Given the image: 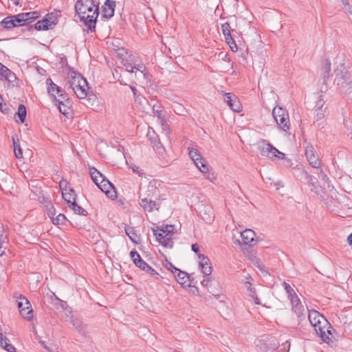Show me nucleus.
<instances>
[{
    "label": "nucleus",
    "instance_id": "nucleus-26",
    "mask_svg": "<svg viewBox=\"0 0 352 352\" xmlns=\"http://www.w3.org/2000/svg\"><path fill=\"white\" fill-rule=\"evenodd\" d=\"M149 140H151V144H153V147L158 151L161 148L162 144L160 140L157 138V136L155 135V132L153 131L152 134L150 131L148 132L147 134Z\"/></svg>",
    "mask_w": 352,
    "mask_h": 352
},
{
    "label": "nucleus",
    "instance_id": "nucleus-53",
    "mask_svg": "<svg viewBox=\"0 0 352 352\" xmlns=\"http://www.w3.org/2000/svg\"><path fill=\"white\" fill-rule=\"evenodd\" d=\"M145 271L147 272L151 276L156 277V278H158V277L160 276V274H158V272H157V271L155 270H154L153 267H151L149 265L148 266V267L146 268V270Z\"/></svg>",
    "mask_w": 352,
    "mask_h": 352
},
{
    "label": "nucleus",
    "instance_id": "nucleus-59",
    "mask_svg": "<svg viewBox=\"0 0 352 352\" xmlns=\"http://www.w3.org/2000/svg\"><path fill=\"white\" fill-rule=\"evenodd\" d=\"M316 179L314 178L312 176H309L308 179V183L311 184L315 189H316Z\"/></svg>",
    "mask_w": 352,
    "mask_h": 352
},
{
    "label": "nucleus",
    "instance_id": "nucleus-62",
    "mask_svg": "<svg viewBox=\"0 0 352 352\" xmlns=\"http://www.w3.org/2000/svg\"><path fill=\"white\" fill-rule=\"evenodd\" d=\"M319 177H321V179L324 182H327L328 180L327 175L322 170H320V176Z\"/></svg>",
    "mask_w": 352,
    "mask_h": 352
},
{
    "label": "nucleus",
    "instance_id": "nucleus-2",
    "mask_svg": "<svg viewBox=\"0 0 352 352\" xmlns=\"http://www.w3.org/2000/svg\"><path fill=\"white\" fill-rule=\"evenodd\" d=\"M89 173L93 182L97 186L104 192L109 197L114 199L116 197V192L113 184L106 179L100 172L95 168L89 169Z\"/></svg>",
    "mask_w": 352,
    "mask_h": 352
},
{
    "label": "nucleus",
    "instance_id": "nucleus-3",
    "mask_svg": "<svg viewBox=\"0 0 352 352\" xmlns=\"http://www.w3.org/2000/svg\"><path fill=\"white\" fill-rule=\"evenodd\" d=\"M153 232L162 245L167 248H173L174 244L173 236L175 234L173 226L167 225L162 228L157 227L153 229Z\"/></svg>",
    "mask_w": 352,
    "mask_h": 352
},
{
    "label": "nucleus",
    "instance_id": "nucleus-11",
    "mask_svg": "<svg viewBox=\"0 0 352 352\" xmlns=\"http://www.w3.org/2000/svg\"><path fill=\"white\" fill-rule=\"evenodd\" d=\"M305 155L310 165L316 168L320 166V161L311 144H307L305 148Z\"/></svg>",
    "mask_w": 352,
    "mask_h": 352
},
{
    "label": "nucleus",
    "instance_id": "nucleus-60",
    "mask_svg": "<svg viewBox=\"0 0 352 352\" xmlns=\"http://www.w3.org/2000/svg\"><path fill=\"white\" fill-rule=\"evenodd\" d=\"M60 188L62 190H66L67 186V182L66 180H61L59 183Z\"/></svg>",
    "mask_w": 352,
    "mask_h": 352
},
{
    "label": "nucleus",
    "instance_id": "nucleus-16",
    "mask_svg": "<svg viewBox=\"0 0 352 352\" xmlns=\"http://www.w3.org/2000/svg\"><path fill=\"white\" fill-rule=\"evenodd\" d=\"M116 7V1L111 0H107L104 4L102 6V12L104 17L110 19L114 14Z\"/></svg>",
    "mask_w": 352,
    "mask_h": 352
},
{
    "label": "nucleus",
    "instance_id": "nucleus-39",
    "mask_svg": "<svg viewBox=\"0 0 352 352\" xmlns=\"http://www.w3.org/2000/svg\"><path fill=\"white\" fill-rule=\"evenodd\" d=\"M246 285H249V287H248V290L250 292V296L253 298L254 300V302L255 304L256 305H260L261 304V302H260V299L255 296V290L254 288H252L251 287V284H250V281H246L245 283Z\"/></svg>",
    "mask_w": 352,
    "mask_h": 352
},
{
    "label": "nucleus",
    "instance_id": "nucleus-6",
    "mask_svg": "<svg viewBox=\"0 0 352 352\" xmlns=\"http://www.w3.org/2000/svg\"><path fill=\"white\" fill-rule=\"evenodd\" d=\"M17 305L21 315L28 320H31L33 318V310L29 300L25 296H20Z\"/></svg>",
    "mask_w": 352,
    "mask_h": 352
},
{
    "label": "nucleus",
    "instance_id": "nucleus-64",
    "mask_svg": "<svg viewBox=\"0 0 352 352\" xmlns=\"http://www.w3.org/2000/svg\"><path fill=\"white\" fill-rule=\"evenodd\" d=\"M138 169H139V167H138V166H135L134 167H132V170H133V171L134 173H136L140 174V171L138 170Z\"/></svg>",
    "mask_w": 352,
    "mask_h": 352
},
{
    "label": "nucleus",
    "instance_id": "nucleus-48",
    "mask_svg": "<svg viewBox=\"0 0 352 352\" xmlns=\"http://www.w3.org/2000/svg\"><path fill=\"white\" fill-rule=\"evenodd\" d=\"M315 119L316 121L320 120L324 118L325 109H316Z\"/></svg>",
    "mask_w": 352,
    "mask_h": 352
},
{
    "label": "nucleus",
    "instance_id": "nucleus-45",
    "mask_svg": "<svg viewBox=\"0 0 352 352\" xmlns=\"http://www.w3.org/2000/svg\"><path fill=\"white\" fill-rule=\"evenodd\" d=\"M3 77H4L6 80L10 82H14L16 78L15 74L10 69L6 72Z\"/></svg>",
    "mask_w": 352,
    "mask_h": 352
},
{
    "label": "nucleus",
    "instance_id": "nucleus-34",
    "mask_svg": "<svg viewBox=\"0 0 352 352\" xmlns=\"http://www.w3.org/2000/svg\"><path fill=\"white\" fill-rule=\"evenodd\" d=\"M17 115L20 119V122L23 123L26 117V108L23 104H19Z\"/></svg>",
    "mask_w": 352,
    "mask_h": 352
},
{
    "label": "nucleus",
    "instance_id": "nucleus-29",
    "mask_svg": "<svg viewBox=\"0 0 352 352\" xmlns=\"http://www.w3.org/2000/svg\"><path fill=\"white\" fill-rule=\"evenodd\" d=\"M13 22L14 23V26H22L26 24L25 19L26 17V14H23L22 13L12 16Z\"/></svg>",
    "mask_w": 352,
    "mask_h": 352
},
{
    "label": "nucleus",
    "instance_id": "nucleus-21",
    "mask_svg": "<svg viewBox=\"0 0 352 352\" xmlns=\"http://www.w3.org/2000/svg\"><path fill=\"white\" fill-rule=\"evenodd\" d=\"M63 102L62 103H56L60 113L65 116H67L71 111V102L69 98H63Z\"/></svg>",
    "mask_w": 352,
    "mask_h": 352
},
{
    "label": "nucleus",
    "instance_id": "nucleus-49",
    "mask_svg": "<svg viewBox=\"0 0 352 352\" xmlns=\"http://www.w3.org/2000/svg\"><path fill=\"white\" fill-rule=\"evenodd\" d=\"M203 173L205 174L206 178L212 182H214L217 179L214 174L213 173L210 172V167L208 165V172Z\"/></svg>",
    "mask_w": 352,
    "mask_h": 352
},
{
    "label": "nucleus",
    "instance_id": "nucleus-43",
    "mask_svg": "<svg viewBox=\"0 0 352 352\" xmlns=\"http://www.w3.org/2000/svg\"><path fill=\"white\" fill-rule=\"evenodd\" d=\"M62 195L63 199L67 202V204H69V205H71V202H73V201H76L75 194L62 192Z\"/></svg>",
    "mask_w": 352,
    "mask_h": 352
},
{
    "label": "nucleus",
    "instance_id": "nucleus-35",
    "mask_svg": "<svg viewBox=\"0 0 352 352\" xmlns=\"http://www.w3.org/2000/svg\"><path fill=\"white\" fill-rule=\"evenodd\" d=\"M1 25L6 29L12 28L14 26V23L13 22V19L12 16H8L5 18L1 22Z\"/></svg>",
    "mask_w": 352,
    "mask_h": 352
},
{
    "label": "nucleus",
    "instance_id": "nucleus-24",
    "mask_svg": "<svg viewBox=\"0 0 352 352\" xmlns=\"http://www.w3.org/2000/svg\"><path fill=\"white\" fill-rule=\"evenodd\" d=\"M176 278L177 282L180 285H185L189 280V276L185 272H183L180 270L177 272L176 274H174Z\"/></svg>",
    "mask_w": 352,
    "mask_h": 352
},
{
    "label": "nucleus",
    "instance_id": "nucleus-42",
    "mask_svg": "<svg viewBox=\"0 0 352 352\" xmlns=\"http://www.w3.org/2000/svg\"><path fill=\"white\" fill-rule=\"evenodd\" d=\"M164 266L169 271H170L173 274H176L179 269L175 267L172 263L168 261L167 259L165 260Z\"/></svg>",
    "mask_w": 352,
    "mask_h": 352
},
{
    "label": "nucleus",
    "instance_id": "nucleus-17",
    "mask_svg": "<svg viewBox=\"0 0 352 352\" xmlns=\"http://www.w3.org/2000/svg\"><path fill=\"white\" fill-rule=\"evenodd\" d=\"M290 302L292 304V311L298 318L304 315L305 308L298 296L292 298Z\"/></svg>",
    "mask_w": 352,
    "mask_h": 352
},
{
    "label": "nucleus",
    "instance_id": "nucleus-10",
    "mask_svg": "<svg viewBox=\"0 0 352 352\" xmlns=\"http://www.w3.org/2000/svg\"><path fill=\"white\" fill-rule=\"evenodd\" d=\"M91 8H95L92 0H78L76 3L75 10L80 19H85V14Z\"/></svg>",
    "mask_w": 352,
    "mask_h": 352
},
{
    "label": "nucleus",
    "instance_id": "nucleus-37",
    "mask_svg": "<svg viewBox=\"0 0 352 352\" xmlns=\"http://www.w3.org/2000/svg\"><path fill=\"white\" fill-rule=\"evenodd\" d=\"M3 340L4 341H3V344L0 346H2V348H3L8 352H16L15 347L12 344L8 342V341H9L8 338L3 337Z\"/></svg>",
    "mask_w": 352,
    "mask_h": 352
},
{
    "label": "nucleus",
    "instance_id": "nucleus-55",
    "mask_svg": "<svg viewBox=\"0 0 352 352\" xmlns=\"http://www.w3.org/2000/svg\"><path fill=\"white\" fill-rule=\"evenodd\" d=\"M135 265L137 267H138L139 268H140L141 270H144V271L146 270V268L148 266V265L143 260L138 261V265Z\"/></svg>",
    "mask_w": 352,
    "mask_h": 352
},
{
    "label": "nucleus",
    "instance_id": "nucleus-31",
    "mask_svg": "<svg viewBox=\"0 0 352 352\" xmlns=\"http://www.w3.org/2000/svg\"><path fill=\"white\" fill-rule=\"evenodd\" d=\"M69 206L73 210V211L78 214H80L82 216H87V212L86 210L82 208L80 206L76 204V201H73V202H71V205H69Z\"/></svg>",
    "mask_w": 352,
    "mask_h": 352
},
{
    "label": "nucleus",
    "instance_id": "nucleus-32",
    "mask_svg": "<svg viewBox=\"0 0 352 352\" xmlns=\"http://www.w3.org/2000/svg\"><path fill=\"white\" fill-rule=\"evenodd\" d=\"M322 71L323 74L324 80L328 78L331 72V63L329 60H325L323 63Z\"/></svg>",
    "mask_w": 352,
    "mask_h": 352
},
{
    "label": "nucleus",
    "instance_id": "nucleus-9",
    "mask_svg": "<svg viewBox=\"0 0 352 352\" xmlns=\"http://www.w3.org/2000/svg\"><path fill=\"white\" fill-rule=\"evenodd\" d=\"M189 156L192 159V160L194 162L195 164L196 165L197 168L201 172V173H206L208 172V163L201 156V154L199 153V151L194 148H189L188 152Z\"/></svg>",
    "mask_w": 352,
    "mask_h": 352
},
{
    "label": "nucleus",
    "instance_id": "nucleus-25",
    "mask_svg": "<svg viewBox=\"0 0 352 352\" xmlns=\"http://www.w3.org/2000/svg\"><path fill=\"white\" fill-rule=\"evenodd\" d=\"M14 155L16 158L20 159L23 157L22 149L20 146L19 140L16 135L12 136Z\"/></svg>",
    "mask_w": 352,
    "mask_h": 352
},
{
    "label": "nucleus",
    "instance_id": "nucleus-13",
    "mask_svg": "<svg viewBox=\"0 0 352 352\" xmlns=\"http://www.w3.org/2000/svg\"><path fill=\"white\" fill-rule=\"evenodd\" d=\"M139 194V204L145 211L151 212H153L154 210H159L158 205L157 204L155 201L153 200L152 198H148V197L146 196L142 197V193L140 192Z\"/></svg>",
    "mask_w": 352,
    "mask_h": 352
},
{
    "label": "nucleus",
    "instance_id": "nucleus-20",
    "mask_svg": "<svg viewBox=\"0 0 352 352\" xmlns=\"http://www.w3.org/2000/svg\"><path fill=\"white\" fill-rule=\"evenodd\" d=\"M88 83L87 81L85 80V85H82V83H80L79 86H78L72 92H74L76 96L80 99H85L87 95H88Z\"/></svg>",
    "mask_w": 352,
    "mask_h": 352
},
{
    "label": "nucleus",
    "instance_id": "nucleus-28",
    "mask_svg": "<svg viewBox=\"0 0 352 352\" xmlns=\"http://www.w3.org/2000/svg\"><path fill=\"white\" fill-rule=\"evenodd\" d=\"M125 232L129 239L134 243H138L139 236H138L135 230L130 226H125Z\"/></svg>",
    "mask_w": 352,
    "mask_h": 352
},
{
    "label": "nucleus",
    "instance_id": "nucleus-1",
    "mask_svg": "<svg viewBox=\"0 0 352 352\" xmlns=\"http://www.w3.org/2000/svg\"><path fill=\"white\" fill-rule=\"evenodd\" d=\"M308 319L317 335L324 342H333V337L330 330L331 327L322 315L316 310L309 311Z\"/></svg>",
    "mask_w": 352,
    "mask_h": 352
},
{
    "label": "nucleus",
    "instance_id": "nucleus-30",
    "mask_svg": "<svg viewBox=\"0 0 352 352\" xmlns=\"http://www.w3.org/2000/svg\"><path fill=\"white\" fill-rule=\"evenodd\" d=\"M221 30L226 41H232V36L231 35V28L230 23L228 22L223 23L221 25Z\"/></svg>",
    "mask_w": 352,
    "mask_h": 352
},
{
    "label": "nucleus",
    "instance_id": "nucleus-44",
    "mask_svg": "<svg viewBox=\"0 0 352 352\" xmlns=\"http://www.w3.org/2000/svg\"><path fill=\"white\" fill-rule=\"evenodd\" d=\"M324 103H325V102L324 100L322 95L319 96L317 101L316 102V106H315L316 109H325L326 110V107H324Z\"/></svg>",
    "mask_w": 352,
    "mask_h": 352
},
{
    "label": "nucleus",
    "instance_id": "nucleus-23",
    "mask_svg": "<svg viewBox=\"0 0 352 352\" xmlns=\"http://www.w3.org/2000/svg\"><path fill=\"white\" fill-rule=\"evenodd\" d=\"M276 122L283 131L287 132L290 129L289 115L283 116L278 120H276Z\"/></svg>",
    "mask_w": 352,
    "mask_h": 352
},
{
    "label": "nucleus",
    "instance_id": "nucleus-8",
    "mask_svg": "<svg viewBox=\"0 0 352 352\" xmlns=\"http://www.w3.org/2000/svg\"><path fill=\"white\" fill-rule=\"evenodd\" d=\"M98 16V7L95 5V8H91L85 14V19H80L89 30L93 32L96 28V19Z\"/></svg>",
    "mask_w": 352,
    "mask_h": 352
},
{
    "label": "nucleus",
    "instance_id": "nucleus-57",
    "mask_svg": "<svg viewBox=\"0 0 352 352\" xmlns=\"http://www.w3.org/2000/svg\"><path fill=\"white\" fill-rule=\"evenodd\" d=\"M9 69L3 65L1 63H0V75L1 76H3L6 72H8Z\"/></svg>",
    "mask_w": 352,
    "mask_h": 352
},
{
    "label": "nucleus",
    "instance_id": "nucleus-54",
    "mask_svg": "<svg viewBox=\"0 0 352 352\" xmlns=\"http://www.w3.org/2000/svg\"><path fill=\"white\" fill-rule=\"evenodd\" d=\"M226 43L229 45L232 51H233V52L237 51L238 47H237V45L235 43L233 38H232V41L226 40Z\"/></svg>",
    "mask_w": 352,
    "mask_h": 352
},
{
    "label": "nucleus",
    "instance_id": "nucleus-22",
    "mask_svg": "<svg viewBox=\"0 0 352 352\" xmlns=\"http://www.w3.org/2000/svg\"><path fill=\"white\" fill-rule=\"evenodd\" d=\"M47 87V91L54 98H56V94L61 92V89L59 86L56 85L51 78H47L46 80Z\"/></svg>",
    "mask_w": 352,
    "mask_h": 352
},
{
    "label": "nucleus",
    "instance_id": "nucleus-58",
    "mask_svg": "<svg viewBox=\"0 0 352 352\" xmlns=\"http://www.w3.org/2000/svg\"><path fill=\"white\" fill-rule=\"evenodd\" d=\"M210 281V278L208 276H204V280L201 281L202 286L205 287H208L209 283Z\"/></svg>",
    "mask_w": 352,
    "mask_h": 352
},
{
    "label": "nucleus",
    "instance_id": "nucleus-56",
    "mask_svg": "<svg viewBox=\"0 0 352 352\" xmlns=\"http://www.w3.org/2000/svg\"><path fill=\"white\" fill-rule=\"evenodd\" d=\"M6 239V235L4 234L3 227L0 224V242H4Z\"/></svg>",
    "mask_w": 352,
    "mask_h": 352
},
{
    "label": "nucleus",
    "instance_id": "nucleus-7",
    "mask_svg": "<svg viewBox=\"0 0 352 352\" xmlns=\"http://www.w3.org/2000/svg\"><path fill=\"white\" fill-rule=\"evenodd\" d=\"M56 23L57 18L52 13L47 14L42 20L37 21L34 27L37 30H47L52 29Z\"/></svg>",
    "mask_w": 352,
    "mask_h": 352
},
{
    "label": "nucleus",
    "instance_id": "nucleus-47",
    "mask_svg": "<svg viewBox=\"0 0 352 352\" xmlns=\"http://www.w3.org/2000/svg\"><path fill=\"white\" fill-rule=\"evenodd\" d=\"M204 276H208L212 273V267L210 265L199 267Z\"/></svg>",
    "mask_w": 352,
    "mask_h": 352
},
{
    "label": "nucleus",
    "instance_id": "nucleus-63",
    "mask_svg": "<svg viewBox=\"0 0 352 352\" xmlns=\"http://www.w3.org/2000/svg\"><path fill=\"white\" fill-rule=\"evenodd\" d=\"M347 241L350 245H352V233L348 236Z\"/></svg>",
    "mask_w": 352,
    "mask_h": 352
},
{
    "label": "nucleus",
    "instance_id": "nucleus-27",
    "mask_svg": "<svg viewBox=\"0 0 352 352\" xmlns=\"http://www.w3.org/2000/svg\"><path fill=\"white\" fill-rule=\"evenodd\" d=\"M287 114H288L287 111L280 107H275L272 111V116L275 121L283 116H286Z\"/></svg>",
    "mask_w": 352,
    "mask_h": 352
},
{
    "label": "nucleus",
    "instance_id": "nucleus-46",
    "mask_svg": "<svg viewBox=\"0 0 352 352\" xmlns=\"http://www.w3.org/2000/svg\"><path fill=\"white\" fill-rule=\"evenodd\" d=\"M198 256L200 260L199 267L210 265L208 257L205 256L204 254H199Z\"/></svg>",
    "mask_w": 352,
    "mask_h": 352
},
{
    "label": "nucleus",
    "instance_id": "nucleus-12",
    "mask_svg": "<svg viewBox=\"0 0 352 352\" xmlns=\"http://www.w3.org/2000/svg\"><path fill=\"white\" fill-rule=\"evenodd\" d=\"M80 83L85 85V78L80 74L72 72L69 74V80L67 84V85H68V90H71V91H74Z\"/></svg>",
    "mask_w": 352,
    "mask_h": 352
},
{
    "label": "nucleus",
    "instance_id": "nucleus-33",
    "mask_svg": "<svg viewBox=\"0 0 352 352\" xmlns=\"http://www.w3.org/2000/svg\"><path fill=\"white\" fill-rule=\"evenodd\" d=\"M283 286H284V288L287 294V297L290 300H292V298H294V297H297L298 295L296 294V292L294 291V289L289 285V284L284 282L283 283Z\"/></svg>",
    "mask_w": 352,
    "mask_h": 352
},
{
    "label": "nucleus",
    "instance_id": "nucleus-5",
    "mask_svg": "<svg viewBox=\"0 0 352 352\" xmlns=\"http://www.w3.org/2000/svg\"><path fill=\"white\" fill-rule=\"evenodd\" d=\"M260 153L263 157H275L278 159H283L285 154L276 148L272 146L271 144L263 141L259 144Z\"/></svg>",
    "mask_w": 352,
    "mask_h": 352
},
{
    "label": "nucleus",
    "instance_id": "nucleus-18",
    "mask_svg": "<svg viewBox=\"0 0 352 352\" xmlns=\"http://www.w3.org/2000/svg\"><path fill=\"white\" fill-rule=\"evenodd\" d=\"M260 342V349L263 352H273L276 350L279 346L278 342H277L276 340L266 341L261 340Z\"/></svg>",
    "mask_w": 352,
    "mask_h": 352
},
{
    "label": "nucleus",
    "instance_id": "nucleus-38",
    "mask_svg": "<svg viewBox=\"0 0 352 352\" xmlns=\"http://www.w3.org/2000/svg\"><path fill=\"white\" fill-rule=\"evenodd\" d=\"M341 68L342 69H340L337 68L335 70L336 78H340L342 79L346 80L348 73L346 71H344L345 69L344 65H342Z\"/></svg>",
    "mask_w": 352,
    "mask_h": 352
},
{
    "label": "nucleus",
    "instance_id": "nucleus-61",
    "mask_svg": "<svg viewBox=\"0 0 352 352\" xmlns=\"http://www.w3.org/2000/svg\"><path fill=\"white\" fill-rule=\"evenodd\" d=\"M191 250H192L194 252H195V253H198L199 250V245H198L197 243L192 244V245H191Z\"/></svg>",
    "mask_w": 352,
    "mask_h": 352
},
{
    "label": "nucleus",
    "instance_id": "nucleus-40",
    "mask_svg": "<svg viewBox=\"0 0 352 352\" xmlns=\"http://www.w3.org/2000/svg\"><path fill=\"white\" fill-rule=\"evenodd\" d=\"M23 14H26V19L25 23H31L34 20H35L36 18H38V13L36 12H26V13H22Z\"/></svg>",
    "mask_w": 352,
    "mask_h": 352
},
{
    "label": "nucleus",
    "instance_id": "nucleus-36",
    "mask_svg": "<svg viewBox=\"0 0 352 352\" xmlns=\"http://www.w3.org/2000/svg\"><path fill=\"white\" fill-rule=\"evenodd\" d=\"M153 112L155 116H157L159 122H163L164 119H165L164 115L162 113V110L159 106L153 105Z\"/></svg>",
    "mask_w": 352,
    "mask_h": 352
},
{
    "label": "nucleus",
    "instance_id": "nucleus-19",
    "mask_svg": "<svg viewBox=\"0 0 352 352\" xmlns=\"http://www.w3.org/2000/svg\"><path fill=\"white\" fill-rule=\"evenodd\" d=\"M255 236V232L250 229H246L241 233L243 243L250 246L254 245Z\"/></svg>",
    "mask_w": 352,
    "mask_h": 352
},
{
    "label": "nucleus",
    "instance_id": "nucleus-52",
    "mask_svg": "<svg viewBox=\"0 0 352 352\" xmlns=\"http://www.w3.org/2000/svg\"><path fill=\"white\" fill-rule=\"evenodd\" d=\"M160 123L161 124L162 129L163 131L166 135H168L169 133H170V128H169L168 124L166 123V120L164 119V121L163 122H160Z\"/></svg>",
    "mask_w": 352,
    "mask_h": 352
},
{
    "label": "nucleus",
    "instance_id": "nucleus-14",
    "mask_svg": "<svg viewBox=\"0 0 352 352\" xmlns=\"http://www.w3.org/2000/svg\"><path fill=\"white\" fill-rule=\"evenodd\" d=\"M157 182L153 180L150 182L146 186V190L144 192H142V188H140V192L142 193V197L146 196L148 198H155L157 199L160 195V191L158 188L156 187Z\"/></svg>",
    "mask_w": 352,
    "mask_h": 352
},
{
    "label": "nucleus",
    "instance_id": "nucleus-50",
    "mask_svg": "<svg viewBox=\"0 0 352 352\" xmlns=\"http://www.w3.org/2000/svg\"><path fill=\"white\" fill-rule=\"evenodd\" d=\"M131 257L135 263V265H138V261L142 260L140 256V254L136 251H131L130 252Z\"/></svg>",
    "mask_w": 352,
    "mask_h": 352
},
{
    "label": "nucleus",
    "instance_id": "nucleus-15",
    "mask_svg": "<svg viewBox=\"0 0 352 352\" xmlns=\"http://www.w3.org/2000/svg\"><path fill=\"white\" fill-rule=\"evenodd\" d=\"M224 101L234 111L240 112L241 111V105L239 100L235 96H232L230 93L225 94Z\"/></svg>",
    "mask_w": 352,
    "mask_h": 352
},
{
    "label": "nucleus",
    "instance_id": "nucleus-4",
    "mask_svg": "<svg viewBox=\"0 0 352 352\" xmlns=\"http://www.w3.org/2000/svg\"><path fill=\"white\" fill-rule=\"evenodd\" d=\"M125 70L131 74V78L135 80V83L147 85L148 73L144 64L140 63L132 65L128 63H123Z\"/></svg>",
    "mask_w": 352,
    "mask_h": 352
},
{
    "label": "nucleus",
    "instance_id": "nucleus-41",
    "mask_svg": "<svg viewBox=\"0 0 352 352\" xmlns=\"http://www.w3.org/2000/svg\"><path fill=\"white\" fill-rule=\"evenodd\" d=\"M52 219L54 224L61 225L64 223L66 217L63 214H59L55 218L52 217Z\"/></svg>",
    "mask_w": 352,
    "mask_h": 352
},
{
    "label": "nucleus",
    "instance_id": "nucleus-51",
    "mask_svg": "<svg viewBox=\"0 0 352 352\" xmlns=\"http://www.w3.org/2000/svg\"><path fill=\"white\" fill-rule=\"evenodd\" d=\"M65 98H69L67 94L63 93L61 90V92H60L59 94H58V98L56 96V98H54V100L56 102V103H62L64 102L63 98H65Z\"/></svg>",
    "mask_w": 352,
    "mask_h": 352
}]
</instances>
